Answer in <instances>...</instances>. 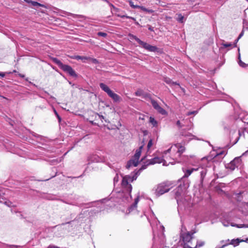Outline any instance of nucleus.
<instances>
[{"mask_svg":"<svg viewBox=\"0 0 248 248\" xmlns=\"http://www.w3.org/2000/svg\"><path fill=\"white\" fill-rule=\"evenodd\" d=\"M193 233L188 232L181 234L180 242L183 248H197V242L192 236Z\"/></svg>","mask_w":248,"mask_h":248,"instance_id":"obj_1","label":"nucleus"},{"mask_svg":"<svg viewBox=\"0 0 248 248\" xmlns=\"http://www.w3.org/2000/svg\"><path fill=\"white\" fill-rule=\"evenodd\" d=\"M52 60L55 63L57 64L61 69H62L64 72L68 74L70 76L73 77H77V74L71 66L63 64L61 61L56 58H53Z\"/></svg>","mask_w":248,"mask_h":248,"instance_id":"obj_2","label":"nucleus"},{"mask_svg":"<svg viewBox=\"0 0 248 248\" xmlns=\"http://www.w3.org/2000/svg\"><path fill=\"white\" fill-rule=\"evenodd\" d=\"M99 86L103 91L107 93L108 96L110 97L114 102H120L122 100L121 97L111 91L107 85L103 83H100Z\"/></svg>","mask_w":248,"mask_h":248,"instance_id":"obj_3","label":"nucleus"},{"mask_svg":"<svg viewBox=\"0 0 248 248\" xmlns=\"http://www.w3.org/2000/svg\"><path fill=\"white\" fill-rule=\"evenodd\" d=\"M172 187V184L169 182H164L159 184L155 190L157 196H160L168 192Z\"/></svg>","mask_w":248,"mask_h":248,"instance_id":"obj_4","label":"nucleus"},{"mask_svg":"<svg viewBox=\"0 0 248 248\" xmlns=\"http://www.w3.org/2000/svg\"><path fill=\"white\" fill-rule=\"evenodd\" d=\"M128 36L130 37V39H134L142 47L145 48L150 52H155L157 50L158 48L155 46H151L148 43L144 42L141 40H140L139 38H138L136 36L129 33L128 34Z\"/></svg>","mask_w":248,"mask_h":248,"instance_id":"obj_5","label":"nucleus"},{"mask_svg":"<svg viewBox=\"0 0 248 248\" xmlns=\"http://www.w3.org/2000/svg\"><path fill=\"white\" fill-rule=\"evenodd\" d=\"M143 147V144L141 145L139 147V148L136 150V153L133 158L127 162V164L126 166L127 169L130 168L132 166L136 167L138 165L139 160L140 156Z\"/></svg>","mask_w":248,"mask_h":248,"instance_id":"obj_6","label":"nucleus"},{"mask_svg":"<svg viewBox=\"0 0 248 248\" xmlns=\"http://www.w3.org/2000/svg\"><path fill=\"white\" fill-rule=\"evenodd\" d=\"M242 164V160L241 156L236 157L234 158L230 163L228 164L226 168L231 170H233L236 168H238Z\"/></svg>","mask_w":248,"mask_h":248,"instance_id":"obj_7","label":"nucleus"},{"mask_svg":"<svg viewBox=\"0 0 248 248\" xmlns=\"http://www.w3.org/2000/svg\"><path fill=\"white\" fill-rule=\"evenodd\" d=\"M148 165H153L155 163H161L163 162L164 165L165 164L172 163V162L168 160V162L165 159V156H163V158L159 157H155L148 161Z\"/></svg>","mask_w":248,"mask_h":248,"instance_id":"obj_8","label":"nucleus"},{"mask_svg":"<svg viewBox=\"0 0 248 248\" xmlns=\"http://www.w3.org/2000/svg\"><path fill=\"white\" fill-rule=\"evenodd\" d=\"M149 99L153 108L156 110L158 112L162 115L167 114V111L158 105L157 101L152 99L151 96L149 97Z\"/></svg>","mask_w":248,"mask_h":248,"instance_id":"obj_9","label":"nucleus"},{"mask_svg":"<svg viewBox=\"0 0 248 248\" xmlns=\"http://www.w3.org/2000/svg\"><path fill=\"white\" fill-rule=\"evenodd\" d=\"M130 178L131 177L129 176L126 175L123 178L122 181V187L125 188L129 192H131L132 189L131 185L129 184L128 182V181Z\"/></svg>","mask_w":248,"mask_h":248,"instance_id":"obj_10","label":"nucleus"},{"mask_svg":"<svg viewBox=\"0 0 248 248\" xmlns=\"http://www.w3.org/2000/svg\"><path fill=\"white\" fill-rule=\"evenodd\" d=\"M105 116H102V115H97V117L99 119H100L101 121V123H103V120H104L105 122L106 123H110V117L109 116V113H108V114H107L106 113H104Z\"/></svg>","mask_w":248,"mask_h":248,"instance_id":"obj_11","label":"nucleus"},{"mask_svg":"<svg viewBox=\"0 0 248 248\" xmlns=\"http://www.w3.org/2000/svg\"><path fill=\"white\" fill-rule=\"evenodd\" d=\"M113 10L115 12H116V13H118V14H116V16L118 17H120L121 18H128V19H131L134 21L136 20V19L134 17L119 14L118 13H119L121 11V10L120 9H119L118 8L115 7V9H114Z\"/></svg>","mask_w":248,"mask_h":248,"instance_id":"obj_12","label":"nucleus"},{"mask_svg":"<svg viewBox=\"0 0 248 248\" xmlns=\"http://www.w3.org/2000/svg\"><path fill=\"white\" fill-rule=\"evenodd\" d=\"M174 146L178 149L177 153L179 154V156H181L186 150L185 147L181 143L175 144Z\"/></svg>","mask_w":248,"mask_h":248,"instance_id":"obj_13","label":"nucleus"},{"mask_svg":"<svg viewBox=\"0 0 248 248\" xmlns=\"http://www.w3.org/2000/svg\"><path fill=\"white\" fill-rule=\"evenodd\" d=\"M135 94L137 96H142L144 98H146V97L149 98V97H150V94H149L148 93L144 94L143 91L141 90H137L135 92Z\"/></svg>","mask_w":248,"mask_h":248,"instance_id":"obj_14","label":"nucleus"},{"mask_svg":"<svg viewBox=\"0 0 248 248\" xmlns=\"http://www.w3.org/2000/svg\"><path fill=\"white\" fill-rule=\"evenodd\" d=\"M198 170V168H191L190 169L186 170L185 171V174L183 176L184 178H187L189 176H190L191 173L194 171H197Z\"/></svg>","mask_w":248,"mask_h":248,"instance_id":"obj_15","label":"nucleus"},{"mask_svg":"<svg viewBox=\"0 0 248 248\" xmlns=\"http://www.w3.org/2000/svg\"><path fill=\"white\" fill-rule=\"evenodd\" d=\"M244 240L240 239L239 238L233 239L231 240L230 243L231 245L233 246L234 247L237 246L239 245L240 242H244Z\"/></svg>","mask_w":248,"mask_h":248,"instance_id":"obj_16","label":"nucleus"},{"mask_svg":"<svg viewBox=\"0 0 248 248\" xmlns=\"http://www.w3.org/2000/svg\"><path fill=\"white\" fill-rule=\"evenodd\" d=\"M139 202V197H137L134 201V202L130 206L129 209V212L134 210L137 208L138 203Z\"/></svg>","mask_w":248,"mask_h":248,"instance_id":"obj_17","label":"nucleus"},{"mask_svg":"<svg viewBox=\"0 0 248 248\" xmlns=\"http://www.w3.org/2000/svg\"><path fill=\"white\" fill-rule=\"evenodd\" d=\"M71 58L72 59H76V60H81L83 62H84L85 60H88L89 59V58H88V57L80 56H79V55L72 56Z\"/></svg>","mask_w":248,"mask_h":248,"instance_id":"obj_18","label":"nucleus"},{"mask_svg":"<svg viewBox=\"0 0 248 248\" xmlns=\"http://www.w3.org/2000/svg\"><path fill=\"white\" fill-rule=\"evenodd\" d=\"M181 135L182 136L185 137H190L193 136V135L191 133L186 132L184 129L182 130V131L181 132Z\"/></svg>","mask_w":248,"mask_h":248,"instance_id":"obj_19","label":"nucleus"},{"mask_svg":"<svg viewBox=\"0 0 248 248\" xmlns=\"http://www.w3.org/2000/svg\"><path fill=\"white\" fill-rule=\"evenodd\" d=\"M31 5L34 6H40V7H44V8H46L47 7L44 5V4H41L37 1H32V2H31Z\"/></svg>","mask_w":248,"mask_h":248,"instance_id":"obj_20","label":"nucleus"},{"mask_svg":"<svg viewBox=\"0 0 248 248\" xmlns=\"http://www.w3.org/2000/svg\"><path fill=\"white\" fill-rule=\"evenodd\" d=\"M150 123H151L154 126L157 125L156 121L152 117H150Z\"/></svg>","mask_w":248,"mask_h":248,"instance_id":"obj_21","label":"nucleus"},{"mask_svg":"<svg viewBox=\"0 0 248 248\" xmlns=\"http://www.w3.org/2000/svg\"><path fill=\"white\" fill-rule=\"evenodd\" d=\"M184 16L182 15L181 14H178V18L177 19V21L179 22L183 23L184 20Z\"/></svg>","mask_w":248,"mask_h":248,"instance_id":"obj_22","label":"nucleus"},{"mask_svg":"<svg viewBox=\"0 0 248 248\" xmlns=\"http://www.w3.org/2000/svg\"><path fill=\"white\" fill-rule=\"evenodd\" d=\"M231 240H230L229 239L226 240H225V241L223 240L222 241V243H224L225 244L223 245L222 247L223 248V247H224L225 246H228L229 245H231V243H230Z\"/></svg>","mask_w":248,"mask_h":248,"instance_id":"obj_23","label":"nucleus"},{"mask_svg":"<svg viewBox=\"0 0 248 248\" xmlns=\"http://www.w3.org/2000/svg\"><path fill=\"white\" fill-rule=\"evenodd\" d=\"M88 58H89V59L88 60L90 61L93 63L97 64L99 63V62L98 61V60L95 58H91L90 57H88Z\"/></svg>","mask_w":248,"mask_h":248,"instance_id":"obj_24","label":"nucleus"},{"mask_svg":"<svg viewBox=\"0 0 248 248\" xmlns=\"http://www.w3.org/2000/svg\"><path fill=\"white\" fill-rule=\"evenodd\" d=\"M164 81L167 84L171 85L172 83V80L168 78H164Z\"/></svg>","mask_w":248,"mask_h":248,"instance_id":"obj_25","label":"nucleus"},{"mask_svg":"<svg viewBox=\"0 0 248 248\" xmlns=\"http://www.w3.org/2000/svg\"><path fill=\"white\" fill-rule=\"evenodd\" d=\"M129 4L130 6L131 7H132L133 8H138L139 7V5H137L134 4L133 2H132L131 0L129 1Z\"/></svg>","mask_w":248,"mask_h":248,"instance_id":"obj_26","label":"nucleus"},{"mask_svg":"<svg viewBox=\"0 0 248 248\" xmlns=\"http://www.w3.org/2000/svg\"><path fill=\"white\" fill-rule=\"evenodd\" d=\"M239 64L240 66L243 68H245L247 66H248V64H246L244 62H243L242 61L240 60L239 62Z\"/></svg>","mask_w":248,"mask_h":248,"instance_id":"obj_27","label":"nucleus"},{"mask_svg":"<svg viewBox=\"0 0 248 248\" xmlns=\"http://www.w3.org/2000/svg\"><path fill=\"white\" fill-rule=\"evenodd\" d=\"M107 108H108V109H109L110 110V114H111V116L115 114V112L114 111V109H112L109 107V106H107Z\"/></svg>","mask_w":248,"mask_h":248,"instance_id":"obj_28","label":"nucleus"},{"mask_svg":"<svg viewBox=\"0 0 248 248\" xmlns=\"http://www.w3.org/2000/svg\"><path fill=\"white\" fill-rule=\"evenodd\" d=\"M206 174V170H203L201 172V177L202 180L203 179Z\"/></svg>","mask_w":248,"mask_h":248,"instance_id":"obj_29","label":"nucleus"},{"mask_svg":"<svg viewBox=\"0 0 248 248\" xmlns=\"http://www.w3.org/2000/svg\"><path fill=\"white\" fill-rule=\"evenodd\" d=\"M152 145H153V140L152 139H151L149 141L148 144H147L148 150H149L150 149V148L152 146Z\"/></svg>","mask_w":248,"mask_h":248,"instance_id":"obj_30","label":"nucleus"},{"mask_svg":"<svg viewBox=\"0 0 248 248\" xmlns=\"http://www.w3.org/2000/svg\"><path fill=\"white\" fill-rule=\"evenodd\" d=\"M244 35V31H241V32L240 33V34L239 35L237 39L235 40V44L237 43V42L238 41V40L242 37V36H243Z\"/></svg>","mask_w":248,"mask_h":248,"instance_id":"obj_31","label":"nucleus"},{"mask_svg":"<svg viewBox=\"0 0 248 248\" xmlns=\"http://www.w3.org/2000/svg\"><path fill=\"white\" fill-rule=\"evenodd\" d=\"M97 35L99 36H102L104 37H106L107 36V34L106 33L103 32H98L97 33Z\"/></svg>","mask_w":248,"mask_h":248,"instance_id":"obj_32","label":"nucleus"},{"mask_svg":"<svg viewBox=\"0 0 248 248\" xmlns=\"http://www.w3.org/2000/svg\"><path fill=\"white\" fill-rule=\"evenodd\" d=\"M222 45L225 48L232 46V45L231 43H222Z\"/></svg>","mask_w":248,"mask_h":248,"instance_id":"obj_33","label":"nucleus"},{"mask_svg":"<svg viewBox=\"0 0 248 248\" xmlns=\"http://www.w3.org/2000/svg\"><path fill=\"white\" fill-rule=\"evenodd\" d=\"M197 113V111H189V112H187V113L186 114V115L187 116H189L190 115L196 114Z\"/></svg>","mask_w":248,"mask_h":248,"instance_id":"obj_34","label":"nucleus"},{"mask_svg":"<svg viewBox=\"0 0 248 248\" xmlns=\"http://www.w3.org/2000/svg\"><path fill=\"white\" fill-rule=\"evenodd\" d=\"M176 124L179 127V128H181L183 125L181 124V123L180 122V121L179 120L177 121V122H176Z\"/></svg>","mask_w":248,"mask_h":248,"instance_id":"obj_35","label":"nucleus"},{"mask_svg":"<svg viewBox=\"0 0 248 248\" xmlns=\"http://www.w3.org/2000/svg\"><path fill=\"white\" fill-rule=\"evenodd\" d=\"M222 154H223V152H221V153H219V154H217L216 156H215V157L213 158V159L214 160V161H215V159H216L218 156H219L220 155H222Z\"/></svg>","mask_w":248,"mask_h":248,"instance_id":"obj_36","label":"nucleus"},{"mask_svg":"<svg viewBox=\"0 0 248 248\" xmlns=\"http://www.w3.org/2000/svg\"><path fill=\"white\" fill-rule=\"evenodd\" d=\"M138 8H140L141 10H142V11H145V12L147 11V9L145 7H143V6H139Z\"/></svg>","mask_w":248,"mask_h":248,"instance_id":"obj_37","label":"nucleus"},{"mask_svg":"<svg viewBox=\"0 0 248 248\" xmlns=\"http://www.w3.org/2000/svg\"><path fill=\"white\" fill-rule=\"evenodd\" d=\"M47 248H60L57 246H55L54 245H50Z\"/></svg>","mask_w":248,"mask_h":248,"instance_id":"obj_38","label":"nucleus"},{"mask_svg":"<svg viewBox=\"0 0 248 248\" xmlns=\"http://www.w3.org/2000/svg\"><path fill=\"white\" fill-rule=\"evenodd\" d=\"M171 147H170V148H169V149H168L167 150L165 151L164 152V154H165V155H167V154L168 153H170V150H171Z\"/></svg>","mask_w":248,"mask_h":248,"instance_id":"obj_39","label":"nucleus"},{"mask_svg":"<svg viewBox=\"0 0 248 248\" xmlns=\"http://www.w3.org/2000/svg\"><path fill=\"white\" fill-rule=\"evenodd\" d=\"M203 245H204L203 242H200L199 243H197V247H201Z\"/></svg>","mask_w":248,"mask_h":248,"instance_id":"obj_40","label":"nucleus"},{"mask_svg":"<svg viewBox=\"0 0 248 248\" xmlns=\"http://www.w3.org/2000/svg\"><path fill=\"white\" fill-rule=\"evenodd\" d=\"M146 12L149 13H152L154 12V11L152 9H147V11H146Z\"/></svg>","mask_w":248,"mask_h":248,"instance_id":"obj_41","label":"nucleus"},{"mask_svg":"<svg viewBox=\"0 0 248 248\" xmlns=\"http://www.w3.org/2000/svg\"><path fill=\"white\" fill-rule=\"evenodd\" d=\"M171 85H178L179 87H180V84L179 83H177L176 82L172 81Z\"/></svg>","mask_w":248,"mask_h":248,"instance_id":"obj_42","label":"nucleus"},{"mask_svg":"<svg viewBox=\"0 0 248 248\" xmlns=\"http://www.w3.org/2000/svg\"><path fill=\"white\" fill-rule=\"evenodd\" d=\"M26 2H27L28 3L31 4L32 1L31 0H24Z\"/></svg>","mask_w":248,"mask_h":248,"instance_id":"obj_43","label":"nucleus"},{"mask_svg":"<svg viewBox=\"0 0 248 248\" xmlns=\"http://www.w3.org/2000/svg\"><path fill=\"white\" fill-rule=\"evenodd\" d=\"M109 5L113 8V9H115L116 7H115L112 4L109 3Z\"/></svg>","mask_w":248,"mask_h":248,"instance_id":"obj_44","label":"nucleus"},{"mask_svg":"<svg viewBox=\"0 0 248 248\" xmlns=\"http://www.w3.org/2000/svg\"><path fill=\"white\" fill-rule=\"evenodd\" d=\"M148 29L151 31H154L153 28L151 26H149Z\"/></svg>","mask_w":248,"mask_h":248,"instance_id":"obj_45","label":"nucleus"},{"mask_svg":"<svg viewBox=\"0 0 248 248\" xmlns=\"http://www.w3.org/2000/svg\"><path fill=\"white\" fill-rule=\"evenodd\" d=\"M139 119H140V120H144V116H143V115H142V116H140V117H139Z\"/></svg>","mask_w":248,"mask_h":248,"instance_id":"obj_46","label":"nucleus"},{"mask_svg":"<svg viewBox=\"0 0 248 248\" xmlns=\"http://www.w3.org/2000/svg\"><path fill=\"white\" fill-rule=\"evenodd\" d=\"M55 112L56 114L57 115L58 118L59 119V120H61V118L59 116V115L58 114L57 112L56 111H55Z\"/></svg>","mask_w":248,"mask_h":248,"instance_id":"obj_47","label":"nucleus"},{"mask_svg":"<svg viewBox=\"0 0 248 248\" xmlns=\"http://www.w3.org/2000/svg\"><path fill=\"white\" fill-rule=\"evenodd\" d=\"M0 76L3 78L5 76V74L3 73H0Z\"/></svg>","mask_w":248,"mask_h":248,"instance_id":"obj_48","label":"nucleus"},{"mask_svg":"<svg viewBox=\"0 0 248 248\" xmlns=\"http://www.w3.org/2000/svg\"><path fill=\"white\" fill-rule=\"evenodd\" d=\"M119 127L121 126V123H120V122H118V124H117V128H118V127H119Z\"/></svg>","mask_w":248,"mask_h":248,"instance_id":"obj_49","label":"nucleus"},{"mask_svg":"<svg viewBox=\"0 0 248 248\" xmlns=\"http://www.w3.org/2000/svg\"><path fill=\"white\" fill-rule=\"evenodd\" d=\"M244 242H246L247 243H248V238H247L246 240H244Z\"/></svg>","mask_w":248,"mask_h":248,"instance_id":"obj_50","label":"nucleus"},{"mask_svg":"<svg viewBox=\"0 0 248 248\" xmlns=\"http://www.w3.org/2000/svg\"><path fill=\"white\" fill-rule=\"evenodd\" d=\"M180 87L181 89V90L184 92H185V89L183 88H182L181 86Z\"/></svg>","mask_w":248,"mask_h":248,"instance_id":"obj_51","label":"nucleus"},{"mask_svg":"<svg viewBox=\"0 0 248 248\" xmlns=\"http://www.w3.org/2000/svg\"><path fill=\"white\" fill-rule=\"evenodd\" d=\"M145 169V168L144 167V166H142V167H141V169Z\"/></svg>","mask_w":248,"mask_h":248,"instance_id":"obj_52","label":"nucleus"},{"mask_svg":"<svg viewBox=\"0 0 248 248\" xmlns=\"http://www.w3.org/2000/svg\"><path fill=\"white\" fill-rule=\"evenodd\" d=\"M104 0L106 1V2H108L107 0Z\"/></svg>","mask_w":248,"mask_h":248,"instance_id":"obj_53","label":"nucleus"},{"mask_svg":"<svg viewBox=\"0 0 248 248\" xmlns=\"http://www.w3.org/2000/svg\"><path fill=\"white\" fill-rule=\"evenodd\" d=\"M97 124L98 125L100 124L99 123H97Z\"/></svg>","mask_w":248,"mask_h":248,"instance_id":"obj_54","label":"nucleus"},{"mask_svg":"<svg viewBox=\"0 0 248 248\" xmlns=\"http://www.w3.org/2000/svg\"><path fill=\"white\" fill-rule=\"evenodd\" d=\"M247 124H248V123H247Z\"/></svg>","mask_w":248,"mask_h":248,"instance_id":"obj_55","label":"nucleus"}]
</instances>
